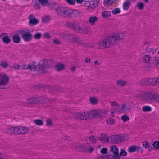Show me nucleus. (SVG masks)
<instances>
[{"label": "nucleus", "mask_w": 159, "mask_h": 159, "mask_svg": "<svg viewBox=\"0 0 159 159\" xmlns=\"http://www.w3.org/2000/svg\"><path fill=\"white\" fill-rule=\"evenodd\" d=\"M91 92L93 93H98L99 91L98 89L96 88H93L91 89Z\"/></svg>", "instance_id": "55"}, {"label": "nucleus", "mask_w": 159, "mask_h": 159, "mask_svg": "<svg viewBox=\"0 0 159 159\" xmlns=\"http://www.w3.org/2000/svg\"><path fill=\"white\" fill-rule=\"evenodd\" d=\"M113 157L114 159H119L120 158L119 153L113 154Z\"/></svg>", "instance_id": "52"}, {"label": "nucleus", "mask_w": 159, "mask_h": 159, "mask_svg": "<svg viewBox=\"0 0 159 159\" xmlns=\"http://www.w3.org/2000/svg\"><path fill=\"white\" fill-rule=\"evenodd\" d=\"M2 40L4 43L7 44H8L11 42V39L7 36L3 37L2 39Z\"/></svg>", "instance_id": "31"}, {"label": "nucleus", "mask_w": 159, "mask_h": 159, "mask_svg": "<svg viewBox=\"0 0 159 159\" xmlns=\"http://www.w3.org/2000/svg\"><path fill=\"white\" fill-rule=\"evenodd\" d=\"M127 155V152L124 149H122L121 150L120 153V156H126Z\"/></svg>", "instance_id": "43"}, {"label": "nucleus", "mask_w": 159, "mask_h": 159, "mask_svg": "<svg viewBox=\"0 0 159 159\" xmlns=\"http://www.w3.org/2000/svg\"><path fill=\"white\" fill-rule=\"evenodd\" d=\"M131 5V3L129 2H125L123 4V9L124 10H127L129 6Z\"/></svg>", "instance_id": "25"}, {"label": "nucleus", "mask_w": 159, "mask_h": 159, "mask_svg": "<svg viewBox=\"0 0 159 159\" xmlns=\"http://www.w3.org/2000/svg\"><path fill=\"white\" fill-rule=\"evenodd\" d=\"M69 35L70 34H65L64 33H61L60 34V36L61 38L67 39L68 40Z\"/></svg>", "instance_id": "29"}, {"label": "nucleus", "mask_w": 159, "mask_h": 159, "mask_svg": "<svg viewBox=\"0 0 159 159\" xmlns=\"http://www.w3.org/2000/svg\"><path fill=\"white\" fill-rule=\"evenodd\" d=\"M144 98L146 100L159 102V94L147 92L145 93Z\"/></svg>", "instance_id": "8"}, {"label": "nucleus", "mask_w": 159, "mask_h": 159, "mask_svg": "<svg viewBox=\"0 0 159 159\" xmlns=\"http://www.w3.org/2000/svg\"><path fill=\"white\" fill-rule=\"evenodd\" d=\"M115 141H114V142L116 143H119L121 141L120 139V137L118 136H116L114 137V138Z\"/></svg>", "instance_id": "44"}, {"label": "nucleus", "mask_w": 159, "mask_h": 159, "mask_svg": "<svg viewBox=\"0 0 159 159\" xmlns=\"http://www.w3.org/2000/svg\"><path fill=\"white\" fill-rule=\"evenodd\" d=\"M53 42L54 43L57 44H59L60 42L58 39H54Z\"/></svg>", "instance_id": "63"}, {"label": "nucleus", "mask_w": 159, "mask_h": 159, "mask_svg": "<svg viewBox=\"0 0 159 159\" xmlns=\"http://www.w3.org/2000/svg\"><path fill=\"white\" fill-rule=\"evenodd\" d=\"M68 41L70 43L76 44L78 46L81 45L84 47H93L89 43L83 41L77 35L70 34Z\"/></svg>", "instance_id": "4"}, {"label": "nucleus", "mask_w": 159, "mask_h": 159, "mask_svg": "<svg viewBox=\"0 0 159 159\" xmlns=\"http://www.w3.org/2000/svg\"><path fill=\"white\" fill-rule=\"evenodd\" d=\"M152 145L157 149H159V141H155L153 143Z\"/></svg>", "instance_id": "41"}, {"label": "nucleus", "mask_w": 159, "mask_h": 159, "mask_svg": "<svg viewBox=\"0 0 159 159\" xmlns=\"http://www.w3.org/2000/svg\"><path fill=\"white\" fill-rule=\"evenodd\" d=\"M84 61L86 63H90L91 62V59L89 58H86L84 60Z\"/></svg>", "instance_id": "62"}, {"label": "nucleus", "mask_w": 159, "mask_h": 159, "mask_svg": "<svg viewBox=\"0 0 159 159\" xmlns=\"http://www.w3.org/2000/svg\"><path fill=\"white\" fill-rule=\"evenodd\" d=\"M89 139L93 143H95L96 142V139L93 136H91L89 137Z\"/></svg>", "instance_id": "42"}, {"label": "nucleus", "mask_w": 159, "mask_h": 159, "mask_svg": "<svg viewBox=\"0 0 159 159\" xmlns=\"http://www.w3.org/2000/svg\"><path fill=\"white\" fill-rule=\"evenodd\" d=\"M64 67L63 64L60 63H57L55 66L56 70L57 71H61L64 68Z\"/></svg>", "instance_id": "16"}, {"label": "nucleus", "mask_w": 159, "mask_h": 159, "mask_svg": "<svg viewBox=\"0 0 159 159\" xmlns=\"http://www.w3.org/2000/svg\"><path fill=\"white\" fill-rule=\"evenodd\" d=\"M136 6L137 8L140 10L143 9L144 7V4L143 2L138 3Z\"/></svg>", "instance_id": "36"}, {"label": "nucleus", "mask_w": 159, "mask_h": 159, "mask_svg": "<svg viewBox=\"0 0 159 159\" xmlns=\"http://www.w3.org/2000/svg\"><path fill=\"white\" fill-rule=\"evenodd\" d=\"M78 25V24L69 22H67L66 24V25L67 27L73 29L75 31Z\"/></svg>", "instance_id": "18"}, {"label": "nucleus", "mask_w": 159, "mask_h": 159, "mask_svg": "<svg viewBox=\"0 0 159 159\" xmlns=\"http://www.w3.org/2000/svg\"><path fill=\"white\" fill-rule=\"evenodd\" d=\"M42 34L40 33H36L34 34V38L35 39H39L41 36Z\"/></svg>", "instance_id": "40"}, {"label": "nucleus", "mask_w": 159, "mask_h": 159, "mask_svg": "<svg viewBox=\"0 0 159 159\" xmlns=\"http://www.w3.org/2000/svg\"><path fill=\"white\" fill-rule=\"evenodd\" d=\"M22 37L25 42H29L32 39V35L30 31L26 32L22 34Z\"/></svg>", "instance_id": "12"}, {"label": "nucleus", "mask_w": 159, "mask_h": 159, "mask_svg": "<svg viewBox=\"0 0 159 159\" xmlns=\"http://www.w3.org/2000/svg\"><path fill=\"white\" fill-rule=\"evenodd\" d=\"M89 28L86 26L83 25L82 27L78 25L76 27L75 31L80 32L82 34H87L90 31Z\"/></svg>", "instance_id": "9"}, {"label": "nucleus", "mask_w": 159, "mask_h": 159, "mask_svg": "<svg viewBox=\"0 0 159 159\" xmlns=\"http://www.w3.org/2000/svg\"><path fill=\"white\" fill-rule=\"evenodd\" d=\"M34 8L37 9H39L40 8V6L38 4H36L34 5Z\"/></svg>", "instance_id": "59"}, {"label": "nucleus", "mask_w": 159, "mask_h": 159, "mask_svg": "<svg viewBox=\"0 0 159 159\" xmlns=\"http://www.w3.org/2000/svg\"><path fill=\"white\" fill-rule=\"evenodd\" d=\"M43 23L48 22L50 20V19L49 16H46L43 17Z\"/></svg>", "instance_id": "39"}, {"label": "nucleus", "mask_w": 159, "mask_h": 159, "mask_svg": "<svg viewBox=\"0 0 159 159\" xmlns=\"http://www.w3.org/2000/svg\"><path fill=\"white\" fill-rule=\"evenodd\" d=\"M146 51L148 52L153 54L154 52V51L153 49H152L150 48H147Z\"/></svg>", "instance_id": "54"}, {"label": "nucleus", "mask_w": 159, "mask_h": 159, "mask_svg": "<svg viewBox=\"0 0 159 159\" xmlns=\"http://www.w3.org/2000/svg\"><path fill=\"white\" fill-rule=\"evenodd\" d=\"M56 11L58 15L64 17H76L78 14L73 10L64 7H58L56 9Z\"/></svg>", "instance_id": "3"}, {"label": "nucleus", "mask_w": 159, "mask_h": 159, "mask_svg": "<svg viewBox=\"0 0 159 159\" xmlns=\"http://www.w3.org/2000/svg\"><path fill=\"white\" fill-rule=\"evenodd\" d=\"M111 15V12L108 11H103L102 13V17L103 18H107L110 17Z\"/></svg>", "instance_id": "26"}, {"label": "nucleus", "mask_w": 159, "mask_h": 159, "mask_svg": "<svg viewBox=\"0 0 159 159\" xmlns=\"http://www.w3.org/2000/svg\"><path fill=\"white\" fill-rule=\"evenodd\" d=\"M125 36L124 34L121 33L105 38L99 42V48L103 49L109 48L111 45L115 44L119 41L122 40Z\"/></svg>", "instance_id": "1"}, {"label": "nucleus", "mask_w": 159, "mask_h": 159, "mask_svg": "<svg viewBox=\"0 0 159 159\" xmlns=\"http://www.w3.org/2000/svg\"><path fill=\"white\" fill-rule=\"evenodd\" d=\"M121 119L124 122H126L129 120V117L126 114L124 115L121 117Z\"/></svg>", "instance_id": "35"}, {"label": "nucleus", "mask_w": 159, "mask_h": 159, "mask_svg": "<svg viewBox=\"0 0 159 159\" xmlns=\"http://www.w3.org/2000/svg\"><path fill=\"white\" fill-rule=\"evenodd\" d=\"M115 1V0H105L104 2L105 4L109 5L114 3Z\"/></svg>", "instance_id": "46"}, {"label": "nucleus", "mask_w": 159, "mask_h": 159, "mask_svg": "<svg viewBox=\"0 0 159 159\" xmlns=\"http://www.w3.org/2000/svg\"><path fill=\"white\" fill-rule=\"evenodd\" d=\"M16 127V134H27L29 131L28 127L24 126H17Z\"/></svg>", "instance_id": "10"}, {"label": "nucleus", "mask_w": 159, "mask_h": 159, "mask_svg": "<svg viewBox=\"0 0 159 159\" xmlns=\"http://www.w3.org/2000/svg\"><path fill=\"white\" fill-rule=\"evenodd\" d=\"M89 101L90 103L93 105L96 104L98 102L97 98L93 97H91L90 98Z\"/></svg>", "instance_id": "30"}, {"label": "nucleus", "mask_w": 159, "mask_h": 159, "mask_svg": "<svg viewBox=\"0 0 159 159\" xmlns=\"http://www.w3.org/2000/svg\"><path fill=\"white\" fill-rule=\"evenodd\" d=\"M9 80V77L4 73H0V89H3L8 84Z\"/></svg>", "instance_id": "7"}, {"label": "nucleus", "mask_w": 159, "mask_h": 159, "mask_svg": "<svg viewBox=\"0 0 159 159\" xmlns=\"http://www.w3.org/2000/svg\"><path fill=\"white\" fill-rule=\"evenodd\" d=\"M88 151L91 152L94 150V148L92 147H89L88 149Z\"/></svg>", "instance_id": "64"}, {"label": "nucleus", "mask_w": 159, "mask_h": 159, "mask_svg": "<svg viewBox=\"0 0 159 159\" xmlns=\"http://www.w3.org/2000/svg\"><path fill=\"white\" fill-rule=\"evenodd\" d=\"M53 64L52 60L44 59L41 60L37 66V70L40 72H44L46 68L51 67Z\"/></svg>", "instance_id": "6"}, {"label": "nucleus", "mask_w": 159, "mask_h": 159, "mask_svg": "<svg viewBox=\"0 0 159 159\" xmlns=\"http://www.w3.org/2000/svg\"><path fill=\"white\" fill-rule=\"evenodd\" d=\"M111 151L113 154L119 153V149L117 147L115 146H111L110 147Z\"/></svg>", "instance_id": "24"}, {"label": "nucleus", "mask_w": 159, "mask_h": 159, "mask_svg": "<svg viewBox=\"0 0 159 159\" xmlns=\"http://www.w3.org/2000/svg\"><path fill=\"white\" fill-rule=\"evenodd\" d=\"M90 5V8H95L96 7L94 2L93 1H89Z\"/></svg>", "instance_id": "53"}, {"label": "nucleus", "mask_w": 159, "mask_h": 159, "mask_svg": "<svg viewBox=\"0 0 159 159\" xmlns=\"http://www.w3.org/2000/svg\"><path fill=\"white\" fill-rule=\"evenodd\" d=\"M157 84V80L156 78L149 79V84L152 85H156Z\"/></svg>", "instance_id": "28"}, {"label": "nucleus", "mask_w": 159, "mask_h": 159, "mask_svg": "<svg viewBox=\"0 0 159 159\" xmlns=\"http://www.w3.org/2000/svg\"><path fill=\"white\" fill-rule=\"evenodd\" d=\"M140 83L142 85H147L149 84V79H145L141 80Z\"/></svg>", "instance_id": "27"}, {"label": "nucleus", "mask_w": 159, "mask_h": 159, "mask_svg": "<svg viewBox=\"0 0 159 159\" xmlns=\"http://www.w3.org/2000/svg\"><path fill=\"white\" fill-rule=\"evenodd\" d=\"M142 146L145 149H148L149 151H151L150 143L146 141H144L142 144Z\"/></svg>", "instance_id": "23"}, {"label": "nucleus", "mask_w": 159, "mask_h": 159, "mask_svg": "<svg viewBox=\"0 0 159 159\" xmlns=\"http://www.w3.org/2000/svg\"><path fill=\"white\" fill-rule=\"evenodd\" d=\"M119 108L121 109H125L129 108L128 105L125 104H123L119 105Z\"/></svg>", "instance_id": "34"}, {"label": "nucleus", "mask_w": 159, "mask_h": 159, "mask_svg": "<svg viewBox=\"0 0 159 159\" xmlns=\"http://www.w3.org/2000/svg\"><path fill=\"white\" fill-rule=\"evenodd\" d=\"M107 123L110 124H113L115 123L114 120L112 118H110L107 121Z\"/></svg>", "instance_id": "51"}, {"label": "nucleus", "mask_w": 159, "mask_h": 159, "mask_svg": "<svg viewBox=\"0 0 159 159\" xmlns=\"http://www.w3.org/2000/svg\"><path fill=\"white\" fill-rule=\"evenodd\" d=\"M144 62L146 63H149L151 60V56L149 55H145L143 58Z\"/></svg>", "instance_id": "21"}, {"label": "nucleus", "mask_w": 159, "mask_h": 159, "mask_svg": "<svg viewBox=\"0 0 159 159\" xmlns=\"http://www.w3.org/2000/svg\"><path fill=\"white\" fill-rule=\"evenodd\" d=\"M28 18L29 20V25L31 26L36 25L39 23V20L33 17L32 15H30Z\"/></svg>", "instance_id": "13"}, {"label": "nucleus", "mask_w": 159, "mask_h": 159, "mask_svg": "<svg viewBox=\"0 0 159 159\" xmlns=\"http://www.w3.org/2000/svg\"><path fill=\"white\" fill-rule=\"evenodd\" d=\"M103 115L100 110H91L86 112L75 113L74 114L73 116L77 119L86 120L96 117H101Z\"/></svg>", "instance_id": "2"}, {"label": "nucleus", "mask_w": 159, "mask_h": 159, "mask_svg": "<svg viewBox=\"0 0 159 159\" xmlns=\"http://www.w3.org/2000/svg\"><path fill=\"white\" fill-rule=\"evenodd\" d=\"M155 64L157 66H159V57H155Z\"/></svg>", "instance_id": "48"}, {"label": "nucleus", "mask_w": 159, "mask_h": 159, "mask_svg": "<svg viewBox=\"0 0 159 159\" xmlns=\"http://www.w3.org/2000/svg\"><path fill=\"white\" fill-rule=\"evenodd\" d=\"M34 62L30 63L28 65V70H30L31 71H34L36 70L37 68Z\"/></svg>", "instance_id": "22"}, {"label": "nucleus", "mask_w": 159, "mask_h": 159, "mask_svg": "<svg viewBox=\"0 0 159 159\" xmlns=\"http://www.w3.org/2000/svg\"><path fill=\"white\" fill-rule=\"evenodd\" d=\"M16 127H11L6 129L5 132L9 134L15 135L16 134Z\"/></svg>", "instance_id": "14"}, {"label": "nucleus", "mask_w": 159, "mask_h": 159, "mask_svg": "<svg viewBox=\"0 0 159 159\" xmlns=\"http://www.w3.org/2000/svg\"><path fill=\"white\" fill-rule=\"evenodd\" d=\"M47 97L44 96H38L29 98L27 99L26 102L27 105L45 103L50 101Z\"/></svg>", "instance_id": "5"}, {"label": "nucleus", "mask_w": 159, "mask_h": 159, "mask_svg": "<svg viewBox=\"0 0 159 159\" xmlns=\"http://www.w3.org/2000/svg\"><path fill=\"white\" fill-rule=\"evenodd\" d=\"M100 152L102 154H107V149L106 148H102Z\"/></svg>", "instance_id": "47"}, {"label": "nucleus", "mask_w": 159, "mask_h": 159, "mask_svg": "<svg viewBox=\"0 0 159 159\" xmlns=\"http://www.w3.org/2000/svg\"><path fill=\"white\" fill-rule=\"evenodd\" d=\"M84 6L87 7L88 9L90 8V5L89 1H87L85 2L84 4Z\"/></svg>", "instance_id": "49"}, {"label": "nucleus", "mask_w": 159, "mask_h": 159, "mask_svg": "<svg viewBox=\"0 0 159 159\" xmlns=\"http://www.w3.org/2000/svg\"><path fill=\"white\" fill-rule=\"evenodd\" d=\"M98 20V17L96 16H91L89 18L88 21L89 23L91 25H94L95 22L97 21Z\"/></svg>", "instance_id": "17"}, {"label": "nucleus", "mask_w": 159, "mask_h": 159, "mask_svg": "<svg viewBox=\"0 0 159 159\" xmlns=\"http://www.w3.org/2000/svg\"><path fill=\"white\" fill-rule=\"evenodd\" d=\"M34 123L37 125L41 126L43 124V121L41 120L37 119L34 120Z\"/></svg>", "instance_id": "32"}, {"label": "nucleus", "mask_w": 159, "mask_h": 159, "mask_svg": "<svg viewBox=\"0 0 159 159\" xmlns=\"http://www.w3.org/2000/svg\"><path fill=\"white\" fill-rule=\"evenodd\" d=\"M44 37L46 38H50V35L48 33H45L44 34Z\"/></svg>", "instance_id": "61"}, {"label": "nucleus", "mask_w": 159, "mask_h": 159, "mask_svg": "<svg viewBox=\"0 0 159 159\" xmlns=\"http://www.w3.org/2000/svg\"><path fill=\"white\" fill-rule=\"evenodd\" d=\"M0 66L3 68H6L8 67V65L6 61V62L1 61L0 64Z\"/></svg>", "instance_id": "38"}, {"label": "nucleus", "mask_w": 159, "mask_h": 159, "mask_svg": "<svg viewBox=\"0 0 159 159\" xmlns=\"http://www.w3.org/2000/svg\"><path fill=\"white\" fill-rule=\"evenodd\" d=\"M46 122L47 125L48 126H51L53 124L52 121L50 119H47Z\"/></svg>", "instance_id": "45"}, {"label": "nucleus", "mask_w": 159, "mask_h": 159, "mask_svg": "<svg viewBox=\"0 0 159 159\" xmlns=\"http://www.w3.org/2000/svg\"><path fill=\"white\" fill-rule=\"evenodd\" d=\"M14 68L15 69H19L20 68V65L18 64L14 65Z\"/></svg>", "instance_id": "60"}, {"label": "nucleus", "mask_w": 159, "mask_h": 159, "mask_svg": "<svg viewBox=\"0 0 159 159\" xmlns=\"http://www.w3.org/2000/svg\"><path fill=\"white\" fill-rule=\"evenodd\" d=\"M126 84V82L122 80H118L116 82V84L120 87H123Z\"/></svg>", "instance_id": "19"}, {"label": "nucleus", "mask_w": 159, "mask_h": 159, "mask_svg": "<svg viewBox=\"0 0 159 159\" xmlns=\"http://www.w3.org/2000/svg\"><path fill=\"white\" fill-rule=\"evenodd\" d=\"M151 108L148 106H144L142 108V109H151Z\"/></svg>", "instance_id": "58"}, {"label": "nucleus", "mask_w": 159, "mask_h": 159, "mask_svg": "<svg viewBox=\"0 0 159 159\" xmlns=\"http://www.w3.org/2000/svg\"><path fill=\"white\" fill-rule=\"evenodd\" d=\"M128 152L130 153H133L137 151L138 152L142 153L143 150L141 147L139 146L132 145L129 147L128 149Z\"/></svg>", "instance_id": "11"}, {"label": "nucleus", "mask_w": 159, "mask_h": 159, "mask_svg": "<svg viewBox=\"0 0 159 159\" xmlns=\"http://www.w3.org/2000/svg\"><path fill=\"white\" fill-rule=\"evenodd\" d=\"M110 104L112 106H119L118 104L116 101H114L112 102H111Z\"/></svg>", "instance_id": "57"}, {"label": "nucleus", "mask_w": 159, "mask_h": 159, "mask_svg": "<svg viewBox=\"0 0 159 159\" xmlns=\"http://www.w3.org/2000/svg\"><path fill=\"white\" fill-rule=\"evenodd\" d=\"M13 42L15 43H19L20 40V38L18 35H14L13 36L12 38Z\"/></svg>", "instance_id": "20"}, {"label": "nucleus", "mask_w": 159, "mask_h": 159, "mask_svg": "<svg viewBox=\"0 0 159 159\" xmlns=\"http://www.w3.org/2000/svg\"><path fill=\"white\" fill-rule=\"evenodd\" d=\"M99 140L104 143H107L109 142V137L104 134H101V137H99Z\"/></svg>", "instance_id": "15"}, {"label": "nucleus", "mask_w": 159, "mask_h": 159, "mask_svg": "<svg viewBox=\"0 0 159 159\" xmlns=\"http://www.w3.org/2000/svg\"><path fill=\"white\" fill-rule=\"evenodd\" d=\"M28 65H27L26 64H23L21 66L22 69L23 70L26 69L28 70Z\"/></svg>", "instance_id": "56"}, {"label": "nucleus", "mask_w": 159, "mask_h": 159, "mask_svg": "<svg viewBox=\"0 0 159 159\" xmlns=\"http://www.w3.org/2000/svg\"><path fill=\"white\" fill-rule=\"evenodd\" d=\"M120 9L119 8H116L113 10L112 12L114 15H116L117 14L119 13L120 12Z\"/></svg>", "instance_id": "37"}, {"label": "nucleus", "mask_w": 159, "mask_h": 159, "mask_svg": "<svg viewBox=\"0 0 159 159\" xmlns=\"http://www.w3.org/2000/svg\"><path fill=\"white\" fill-rule=\"evenodd\" d=\"M67 2L71 5H74L75 4V0H66Z\"/></svg>", "instance_id": "50"}, {"label": "nucleus", "mask_w": 159, "mask_h": 159, "mask_svg": "<svg viewBox=\"0 0 159 159\" xmlns=\"http://www.w3.org/2000/svg\"><path fill=\"white\" fill-rule=\"evenodd\" d=\"M39 3L43 6H47L48 5V0H39Z\"/></svg>", "instance_id": "33"}]
</instances>
